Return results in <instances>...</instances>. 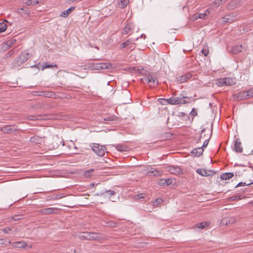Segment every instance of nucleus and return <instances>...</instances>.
Segmentation results:
<instances>
[{
    "label": "nucleus",
    "mask_w": 253,
    "mask_h": 253,
    "mask_svg": "<svg viewBox=\"0 0 253 253\" xmlns=\"http://www.w3.org/2000/svg\"><path fill=\"white\" fill-rule=\"evenodd\" d=\"M16 12L19 14H25L26 15L29 14V12L22 7L17 9Z\"/></svg>",
    "instance_id": "obj_37"
},
{
    "label": "nucleus",
    "mask_w": 253,
    "mask_h": 253,
    "mask_svg": "<svg viewBox=\"0 0 253 253\" xmlns=\"http://www.w3.org/2000/svg\"><path fill=\"white\" fill-rule=\"evenodd\" d=\"M245 185H247V184H246L245 182H239L235 187H238L240 186H244Z\"/></svg>",
    "instance_id": "obj_50"
},
{
    "label": "nucleus",
    "mask_w": 253,
    "mask_h": 253,
    "mask_svg": "<svg viewBox=\"0 0 253 253\" xmlns=\"http://www.w3.org/2000/svg\"><path fill=\"white\" fill-rule=\"evenodd\" d=\"M223 22L225 23H231L235 21V18L233 17V16L231 14L226 15L223 17Z\"/></svg>",
    "instance_id": "obj_23"
},
{
    "label": "nucleus",
    "mask_w": 253,
    "mask_h": 253,
    "mask_svg": "<svg viewBox=\"0 0 253 253\" xmlns=\"http://www.w3.org/2000/svg\"><path fill=\"white\" fill-rule=\"evenodd\" d=\"M215 84L218 86H228L234 85L235 82L233 78H224L216 80Z\"/></svg>",
    "instance_id": "obj_4"
},
{
    "label": "nucleus",
    "mask_w": 253,
    "mask_h": 253,
    "mask_svg": "<svg viewBox=\"0 0 253 253\" xmlns=\"http://www.w3.org/2000/svg\"><path fill=\"white\" fill-rule=\"evenodd\" d=\"M94 172V169H91L88 170H86L84 172V175L85 177H90L91 176H92L93 175Z\"/></svg>",
    "instance_id": "obj_29"
},
{
    "label": "nucleus",
    "mask_w": 253,
    "mask_h": 253,
    "mask_svg": "<svg viewBox=\"0 0 253 253\" xmlns=\"http://www.w3.org/2000/svg\"><path fill=\"white\" fill-rule=\"evenodd\" d=\"M242 50V45H237L232 47L231 52L234 54H237L241 52Z\"/></svg>",
    "instance_id": "obj_25"
},
{
    "label": "nucleus",
    "mask_w": 253,
    "mask_h": 253,
    "mask_svg": "<svg viewBox=\"0 0 253 253\" xmlns=\"http://www.w3.org/2000/svg\"><path fill=\"white\" fill-rule=\"evenodd\" d=\"M58 209L54 208H47L38 211V212L41 214L48 215L57 213Z\"/></svg>",
    "instance_id": "obj_8"
},
{
    "label": "nucleus",
    "mask_w": 253,
    "mask_h": 253,
    "mask_svg": "<svg viewBox=\"0 0 253 253\" xmlns=\"http://www.w3.org/2000/svg\"><path fill=\"white\" fill-rule=\"evenodd\" d=\"M201 52L205 56H207L209 53V50L207 49H203Z\"/></svg>",
    "instance_id": "obj_46"
},
{
    "label": "nucleus",
    "mask_w": 253,
    "mask_h": 253,
    "mask_svg": "<svg viewBox=\"0 0 253 253\" xmlns=\"http://www.w3.org/2000/svg\"><path fill=\"white\" fill-rule=\"evenodd\" d=\"M0 244L1 245H5L7 246L6 244V239H0Z\"/></svg>",
    "instance_id": "obj_51"
},
{
    "label": "nucleus",
    "mask_w": 253,
    "mask_h": 253,
    "mask_svg": "<svg viewBox=\"0 0 253 253\" xmlns=\"http://www.w3.org/2000/svg\"><path fill=\"white\" fill-rule=\"evenodd\" d=\"M235 222V219L233 217H225L221 220V223L223 225H227Z\"/></svg>",
    "instance_id": "obj_21"
},
{
    "label": "nucleus",
    "mask_w": 253,
    "mask_h": 253,
    "mask_svg": "<svg viewBox=\"0 0 253 253\" xmlns=\"http://www.w3.org/2000/svg\"><path fill=\"white\" fill-rule=\"evenodd\" d=\"M128 2V0H120V3L119 4L120 7L122 8L125 7L127 5Z\"/></svg>",
    "instance_id": "obj_38"
},
{
    "label": "nucleus",
    "mask_w": 253,
    "mask_h": 253,
    "mask_svg": "<svg viewBox=\"0 0 253 253\" xmlns=\"http://www.w3.org/2000/svg\"><path fill=\"white\" fill-rule=\"evenodd\" d=\"M192 75L191 73L188 72L185 74L179 76L176 78L177 81L179 83H183L187 82L191 78Z\"/></svg>",
    "instance_id": "obj_11"
},
{
    "label": "nucleus",
    "mask_w": 253,
    "mask_h": 253,
    "mask_svg": "<svg viewBox=\"0 0 253 253\" xmlns=\"http://www.w3.org/2000/svg\"><path fill=\"white\" fill-rule=\"evenodd\" d=\"M251 204H252L253 206V201L251 202Z\"/></svg>",
    "instance_id": "obj_60"
},
{
    "label": "nucleus",
    "mask_w": 253,
    "mask_h": 253,
    "mask_svg": "<svg viewBox=\"0 0 253 253\" xmlns=\"http://www.w3.org/2000/svg\"><path fill=\"white\" fill-rule=\"evenodd\" d=\"M7 245H9V244H12V243L10 241H9L7 243H6Z\"/></svg>",
    "instance_id": "obj_57"
},
{
    "label": "nucleus",
    "mask_w": 253,
    "mask_h": 253,
    "mask_svg": "<svg viewBox=\"0 0 253 253\" xmlns=\"http://www.w3.org/2000/svg\"><path fill=\"white\" fill-rule=\"evenodd\" d=\"M64 196L63 194H56L55 196H53L51 199L52 200H58L63 198Z\"/></svg>",
    "instance_id": "obj_42"
},
{
    "label": "nucleus",
    "mask_w": 253,
    "mask_h": 253,
    "mask_svg": "<svg viewBox=\"0 0 253 253\" xmlns=\"http://www.w3.org/2000/svg\"><path fill=\"white\" fill-rule=\"evenodd\" d=\"M31 120H42L44 119L41 116H31L29 117Z\"/></svg>",
    "instance_id": "obj_39"
},
{
    "label": "nucleus",
    "mask_w": 253,
    "mask_h": 253,
    "mask_svg": "<svg viewBox=\"0 0 253 253\" xmlns=\"http://www.w3.org/2000/svg\"><path fill=\"white\" fill-rule=\"evenodd\" d=\"M163 202V199L161 198H157L155 200L154 202V204L156 203L157 204V205L161 204Z\"/></svg>",
    "instance_id": "obj_47"
},
{
    "label": "nucleus",
    "mask_w": 253,
    "mask_h": 253,
    "mask_svg": "<svg viewBox=\"0 0 253 253\" xmlns=\"http://www.w3.org/2000/svg\"><path fill=\"white\" fill-rule=\"evenodd\" d=\"M206 130V128H204L202 129L201 130V136H200L199 139L198 140V141H197V143H198L199 142H200V141L201 140V138L202 137V135L203 134L204 132H205V131Z\"/></svg>",
    "instance_id": "obj_49"
},
{
    "label": "nucleus",
    "mask_w": 253,
    "mask_h": 253,
    "mask_svg": "<svg viewBox=\"0 0 253 253\" xmlns=\"http://www.w3.org/2000/svg\"><path fill=\"white\" fill-rule=\"evenodd\" d=\"M35 138L34 137H31V141H34V140H35Z\"/></svg>",
    "instance_id": "obj_56"
},
{
    "label": "nucleus",
    "mask_w": 253,
    "mask_h": 253,
    "mask_svg": "<svg viewBox=\"0 0 253 253\" xmlns=\"http://www.w3.org/2000/svg\"><path fill=\"white\" fill-rule=\"evenodd\" d=\"M74 148H75V149H77V147H76V146H74Z\"/></svg>",
    "instance_id": "obj_61"
},
{
    "label": "nucleus",
    "mask_w": 253,
    "mask_h": 253,
    "mask_svg": "<svg viewBox=\"0 0 253 253\" xmlns=\"http://www.w3.org/2000/svg\"><path fill=\"white\" fill-rule=\"evenodd\" d=\"M151 87H155L159 84L158 80L155 76L152 74H148L144 77Z\"/></svg>",
    "instance_id": "obj_5"
},
{
    "label": "nucleus",
    "mask_w": 253,
    "mask_h": 253,
    "mask_svg": "<svg viewBox=\"0 0 253 253\" xmlns=\"http://www.w3.org/2000/svg\"><path fill=\"white\" fill-rule=\"evenodd\" d=\"M233 98L238 101L248 99L249 97L246 91H242L233 94Z\"/></svg>",
    "instance_id": "obj_10"
},
{
    "label": "nucleus",
    "mask_w": 253,
    "mask_h": 253,
    "mask_svg": "<svg viewBox=\"0 0 253 253\" xmlns=\"http://www.w3.org/2000/svg\"><path fill=\"white\" fill-rule=\"evenodd\" d=\"M79 238L81 239L97 241L102 239L99 233L88 232L81 233L79 235Z\"/></svg>",
    "instance_id": "obj_2"
},
{
    "label": "nucleus",
    "mask_w": 253,
    "mask_h": 253,
    "mask_svg": "<svg viewBox=\"0 0 253 253\" xmlns=\"http://www.w3.org/2000/svg\"><path fill=\"white\" fill-rule=\"evenodd\" d=\"M163 101L165 102H168L169 104L171 105H176V100H175V97H171L169 98V99H162Z\"/></svg>",
    "instance_id": "obj_32"
},
{
    "label": "nucleus",
    "mask_w": 253,
    "mask_h": 253,
    "mask_svg": "<svg viewBox=\"0 0 253 253\" xmlns=\"http://www.w3.org/2000/svg\"><path fill=\"white\" fill-rule=\"evenodd\" d=\"M74 154H78L77 152H73Z\"/></svg>",
    "instance_id": "obj_62"
},
{
    "label": "nucleus",
    "mask_w": 253,
    "mask_h": 253,
    "mask_svg": "<svg viewBox=\"0 0 253 253\" xmlns=\"http://www.w3.org/2000/svg\"><path fill=\"white\" fill-rule=\"evenodd\" d=\"M143 37H144V38H145L146 36H145V35H142L140 36V38H143Z\"/></svg>",
    "instance_id": "obj_58"
},
{
    "label": "nucleus",
    "mask_w": 253,
    "mask_h": 253,
    "mask_svg": "<svg viewBox=\"0 0 253 253\" xmlns=\"http://www.w3.org/2000/svg\"><path fill=\"white\" fill-rule=\"evenodd\" d=\"M104 193H108V194L110 196L113 195L115 194V191L111 190H106L105 191Z\"/></svg>",
    "instance_id": "obj_45"
},
{
    "label": "nucleus",
    "mask_w": 253,
    "mask_h": 253,
    "mask_svg": "<svg viewBox=\"0 0 253 253\" xmlns=\"http://www.w3.org/2000/svg\"><path fill=\"white\" fill-rule=\"evenodd\" d=\"M209 223L208 222H202L201 223H199L195 225V227L198 228H200L201 229H203L205 227H207V226H209Z\"/></svg>",
    "instance_id": "obj_30"
},
{
    "label": "nucleus",
    "mask_w": 253,
    "mask_h": 253,
    "mask_svg": "<svg viewBox=\"0 0 253 253\" xmlns=\"http://www.w3.org/2000/svg\"><path fill=\"white\" fill-rule=\"evenodd\" d=\"M251 184H253V181L251 182V183H250L247 184V186H249V185H251Z\"/></svg>",
    "instance_id": "obj_59"
},
{
    "label": "nucleus",
    "mask_w": 253,
    "mask_h": 253,
    "mask_svg": "<svg viewBox=\"0 0 253 253\" xmlns=\"http://www.w3.org/2000/svg\"><path fill=\"white\" fill-rule=\"evenodd\" d=\"M196 172L203 176H209L213 175L215 172L212 170H206L205 169H198L196 170Z\"/></svg>",
    "instance_id": "obj_9"
},
{
    "label": "nucleus",
    "mask_w": 253,
    "mask_h": 253,
    "mask_svg": "<svg viewBox=\"0 0 253 253\" xmlns=\"http://www.w3.org/2000/svg\"><path fill=\"white\" fill-rule=\"evenodd\" d=\"M134 25L133 23H128L125 27L123 32V34H131L132 31L134 29Z\"/></svg>",
    "instance_id": "obj_14"
},
{
    "label": "nucleus",
    "mask_w": 253,
    "mask_h": 253,
    "mask_svg": "<svg viewBox=\"0 0 253 253\" xmlns=\"http://www.w3.org/2000/svg\"><path fill=\"white\" fill-rule=\"evenodd\" d=\"M234 174L232 172H226L220 175V178L222 180H228L232 178Z\"/></svg>",
    "instance_id": "obj_24"
},
{
    "label": "nucleus",
    "mask_w": 253,
    "mask_h": 253,
    "mask_svg": "<svg viewBox=\"0 0 253 253\" xmlns=\"http://www.w3.org/2000/svg\"><path fill=\"white\" fill-rule=\"evenodd\" d=\"M168 171L172 174L175 175L182 173L181 168L178 166H169L168 167Z\"/></svg>",
    "instance_id": "obj_13"
},
{
    "label": "nucleus",
    "mask_w": 253,
    "mask_h": 253,
    "mask_svg": "<svg viewBox=\"0 0 253 253\" xmlns=\"http://www.w3.org/2000/svg\"><path fill=\"white\" fill-rule=\"evenodd\" d=\"M191 116L195 117L197 115V111L193 108L190 113Z\"/></svg>",
    "instance_id": "obj_48"
},
{
    "label": "nucleus",
    "mask_w": 253,
    "mask_h": 253,
    "mask_svg": "<svg viewBox=\"0 0 253 253\" xmlns=\"http://www.w3.org/2000/svg\"><path fill=\"white\" fill-rule=\"evenodd\" d=\"M57 66L56 64H54L53 63L52 64H48L47 63H45V64L43 66H42V70H43L44 69L46 68H49L52 67H57Z\"/></svg>",
    "instance_id": "obj_33"
},
{
    "label": "nucleus",
    "mask_w": 253,
    "mask_h": 253,
    "mask_svg": "<svg viewBox=\"0 0 253 253\" xmlns=\"http://www.w3.org/2000/svg\"><path fill=\"white\" fill-rule=\"evenodd\" d=\"M210 12L208 10H206L203 13H196L194 15V19L195 20H196L198 18L205 19L207 17L208 15L210 14Z\"/></svg>",
    "instance_id": "obj_16"
},
{
    "label": "nucleus",
    "mask_w": 253,
    "mask_h": 253,
    "mask_svg": "<svg viewBox=\"0 0 253 253\" xmlns=\"http://www.w3.org/2000/svg\"><path fill=\"white\" fill-rule=\"evenodd\" d=\"M212 130V129L211 128V134H210V136H208V137H206V139L205 140L203 145L201 146V147H202V148L203 149H204V148H206L208 146V145L209 144V139H210V138L211 137V135Z\"/></svg>",
    "instance_id": "obj_36"
},
{
    "label": "nucleus",
    "mask_w": 253,
    "mask_h": 253,
    "mask_svg": "<svg viewBox=\"0 0 253 253\" xmlns=\"http://www.w3.org/2000/svg\"><path fill=\"white\" fill-rule=\"evenodd\" d=\"M16 42V40L14 39H12L8 40L6 42V44L9 46V47L12 46V45H14Z\"/></svg>",
    "instance_id": "obj_34"
},
{
    "label": "nucleus",
    "mask_w": 253,
    "mask_h": 253,
    "mask_svg": "<svg viewBox=\"0 0 253 253\" xmlns=\"http://www.w3.org/2000/svg\"><path fill=\"white\" fill-rule=\"evenodd\" d=\"M64 145V142H63L62 145Z\"/></svg>",
    "instance_id": "obj_63"
},
{
    "label": "nucleus",
    "mask_w": 253,
    "mask_h": 253,
    "mask_svg": "<svg viewBox=\"0 0 253 253\" xmlns=\"http://www.w3.org/2000/svg\"><path fill=\"white\" fill-rule=\"evenodd\" d=\"M234 150L237 153H240L243 152V149L241 146V142L239 138L236 139Z\"/></svg>",
    "instance_id": "obj_15"
},
{
    "label": "nucleus",
    "mask_w": 253,
    "mask_h": 253,
    "mask_svg": "<svg viewBox=\"0 0 253 253\" xmlns=\"http://www.w3.org/2000/svg\"><path fill=\"white\" fill-rule=\"evenodd\" d=\"M12 245L14 247L17 248H24L27 246V244L24 241L13 242Z\"/></svg>",
    "instance_id": "obj_20"
},
{
    "label": "nucleus",
    "mask_w": 253,
    "mask_h": 253,
    "mask_svg": "<svg viewBox=\"0 0 253 253\" xmlns=\"http://www.w3.org/2000/svg\"><path fill=\"white\" fill-rule=\"evenodd\" d=\"M251 11H253V8L252 9H251Z\"/></svg>",
    "instance_id": "obj_64"
},
{
    "label": "nucleus",
    "mask_w": 253,
    "mask_h": 253,
    "mask_svg": "<svg viewBox=\"0 0 253 253\" xmlns=\"http://www.w3.org/2000/svg\"><path fill=\"white\" fill-rule=\"evenodd\" d=\"M117 150L120 152H126L129 150V148L122 144H117L114 146Z\"/></svg>",
    "instance_id": "obj_19"
},
{
    "label": "nucleus",
    "mask_w": 253,
    "mask_h": 253,
    "mask_svg": "<svg viewBox=\"0 0 253 253\" xmlns=\"http://www.w3.org/2000/svg\"><path fill=\"white\" fill-rule=\"evenodd\" d=\"M203 151L204 149L202 147H200L193 149L191 153L194 157H199L203 154Z\"/></svg>",
    "instance_id": "obj_17"
},
{
    "label": "nucleus",
    "mask_w": 253,
    "mask_h": 253,
    "mask_svg": "<svg viewBox=\"0 0 253 253\" xmlns=\"http://www.w3.org/2000/svg\"><path fill=\"white\" fill-rule=\"evenodd\" d=\"M144 198L143 194L140 193L139 194H137V195L135 196L134 199H141Z\"/></svg>",
    "instance_id": "obj_44"
},
{
    "label": "nucleus",
    "mask_w": 253,
    "mask_h": 253,
    "mask_svg": "<svg viewBox=\"0 0 253 253\" xmlns=\"http://www.w3.org/2000/svg\"><path fill=\"white\" fill-rule=\"evenodd\" d=\"M222 2V0H215L212 3V5L216 7H217L220 5V4Z\"/></svg>",
    "instance_id": "obj_40"
},
{
    "label": "nucleus",
    "mask_w": 253,
    "mask_h": 253,
    "mask_svg": "<svg viewBox=\"0 0 253 253\" xmlns=\"http://www.w3.org/2000/svg\"><path fill=\"white\" fill-rule=\"evenodd\" d=\"M75 9V7H71L68 9L63 11L61 12L60 14V16L62 17H67Z\"/></svg>",
    "instance_id": "obj_26"
},
{
    "label": "nucleus",
    "mask_w": 253,
    "mask_h": 253,
    "mask_svg": "<svg viewBox=\"0 0 253 253\" xmlns=\"http://www.w3.org/2000/svg\"><path fill=\"white\" fill-rule=\"evenodd\" d=\"M27 6H34L39 3V0H26L25 2Z\"/></svg>",
    "instance_id": "obj_28"
},
{
    "label": "nucleus",
    "mask_w": 253,
    "mask_h": 253,
    "mask_svg": "<svg viewBox=\"0 0 253 253\" xmlns=\"http://www.w3.org/2000/svg\"><path fill=\"white\" fill-rule=\"evenodd\" d=\"M139 39V37L137 38L135 40H132L131 39H128L125 42L122 43L120 45L121 48H123L129 46L131 44H132L134 41L137 40Z\"/></svg>",
    "instance_id": "obj_22"
},
{
    "label": "nucleus",
    "mask_w": 253,
    "mask_h": 253,
    "mask_svg": "<svg viewBox=\"0 0 253 253\" xmlns=\"http://www.w3.org/2000/svg\"><path fill=\"white\" fill-rule=\"evenodd\" d=\"M7 25L4 22L0 23V33L4 32L7 29Z\"/></svg>",
    "instance_id": "obj_35"
},
{
    "label": "nucleus",
    "mask_w": 253,
    "mask_h": 253,
    "mask_svg": "<svg viewBox=\"0 0 253 253\" xmlns=\"http://www.w3.org/2000/svg\"><path fill=\"white\" fill-rule=\"evenodd\" d=\"M13 53H14V51H13V50H11L9 51L8 52V54H9L10 56V55H12Z\"/></svg>",
    "instance_id": "obj_55"
},
{
    "label": "nucleus",
    "mask_w": 253,
    "mask_h": 253,
    "mask_svg": "<svg viewBox=\"0 0 253 253\" xmlns=\"http://www.w3.org/2000/svg\"><path fill=\"white\" fill-rule=\"evenodd\" d=\"M29 58V54L26 51H24L19 55V56L13 61L12 66L15 69H19L21 65L28 60Z\"/></svg>",
    "instance_id": "obj_1"
},
{
    "label": "nucleus",
    "mask_w": 253,
    "mask_h": 253,
    "mask_svg": "<svg viewBox=\"0 0 253 253\" xmlns=\"http://www.w3.org/2000/svg\"><path fill=\"white\" fill-rule=\"evenodd\" d=\"M249 98L253 96V87L246 91Z\"/></svg>",
    "instance_id": "obj_43"
},
{
    "label": "nucleus",
    "mask_w": 253,
    "mask_h": 253,
    "mask_svg": "<svg viewBox=\"0 0 253 253\" xmlns=\"http://www.w3.org/2000/svg\"><path fill=\"white\" fill-rule=\"evenodd\" d=\"M62 142L58 138L53 139L52 140V142L50 144V148L52 149H55L60 146V144Z\"/></svg>",
    "instance_id": "obj_18"
},
{
    "label": "nucleus",
    "mask_w": 253,
    "mask_h": 253,
    "mask_svg": "<svg viewBox=\"0 0 253 253\" xmlns=\"http://www.w3.org/2000/svg\"><path fill=\"white\" fill-rule=\"evenodd\" d=\"M0 130L4 133H12L15 132L17 128L15 126L6 125L1 127Z\"/></svg>",
    "instance_id": "obj_12"
},
{
    "label": "nucleus",
    "mask_w": 253,
    "mask_h": 253,
    "mask_svg": "<svg viewBox=\"0 0 253 253\" xmlns=\"http://www.w3.org/2000/svg\"><path fill=\"white\" fill-rule=\"evenodd\" d=\"M40 96H45L47 97H52L54 95L52 92L42 91L39 94Z\"/></svg>",
    "instance_id": "obj_31"
},
{
    "label": "nucleus",
    "mask_w": 253,
    "mask_h": 253,
    "mask_svg": "<svg viewBox=\"0 0 253 253\" xmlns=\"http://www.w3.org/2000/svg\"><path fill=\"white\" fill-rule=\"evenodd\" d=\"M172 183V179L170 178L168 179H162L160 181V185H166L167 186L169 185Z\"/></svg>",
    "instance_id": "obj_27"
},
{
    "label": "nucleus",
    "mask_w": 253,
    "mask_h": 253,
    "mask_svg": "<svg viewBox=\"0 0 253 253\" xmlns=\"http://www.w3.org/2000/svg\"><path fill=\"white\" fill-rule=\"evenodd\" d=\"M82 0H68L69 2H74L75 1H81Z\"/></svg>",
    "instance_id": "obj_54"
},
{
    "label": "nucleus",
    "mask_w": 253,
    "mask_h": 253,
    "mask_svg": "<svg viewBox=\"0 0 253 253\" xmlns=\"http://www.w3.org/2000/svg\"><path fill=\"white\" fill-rule=\"evenodd\" d=\"M111 64L109 63H94L90 64V67L93 70H101L110 69L111 68Z\"/></svg>",
    "instance_id": "obj_6"
},
{
    "label": "nucleus",
    "mask_w": 253,
    "mask_h": 253,
    "mask_svg": "<svg viewBox=\"0 0 253 253\" xmlns=\"http://www.w3.org/2000/svg\"><path fill=\"white\" fill-rule=\"evenodd\" d=\"M183 92L180 97H175L176 105L187 104L191 102L192 98L190 97L185 96Z\"/></svg>",
    "instance_id": "obj_7"
},
{
    "label": "nucleus",
    "mask_w": 253,
    "mask_h": 253,
    "mask_svg": "<svg viewBox=\"0 0 253 253\" xmlns=\"http://www.w3.org/2000/svg\"><path fill=\"white\" fill-rule=\"evenodd\" d=\"M11 229L9 227H5L3 229V231L5 233L7 234L9 231H11Z\"/></svg>",
    "instance_id": "obj_52"
},
{
    "label": "nucleus",
    "mask_w": 253,
    "mask_h": 253,
    "mask_svg": "<svg viewBox=\"0 0 253 253\" xmlns=\"http://www.w3.org/2000/svg\"><path fill=\"white\" fill-rule=\"evenodd\" d=\"M89 147L91 148L92 151L99 157H103L106 152V146L101 145L98 143H91L89 144Z\"/></svg>",
    "instance_id": "obj_3"
},
{
    "label": "nucleus",
    "mask_w": 253,
    "mask_h": 253,
    "mask_svg": "<svg viewBox=\"0 0 253 253\" xmlns=\"http://www.w3.org/2000/svg\"><path fill=\"white\" fill-rule=\"evenodd\" d=\"M241 199L240 196L239 195H234L233 196L229 198V201H236L238 200Z\"/></svg>",
    "instance_id": "obj_41"
},
{
    "label": "nucleus",
    "mask_w": 253,
    "mask_h": 253,
    "mask_svg": "<svg viewBox=\"0 0 253 253\" xmlns=\"http://www.w3.org/2000/svg\"><path fill=\"white\" fill-rule=\"evenodd\" d=\"M150 172H151L152 173H153V175L154 176H156V175H159V172L157 171V170L154 171H149Z\"/></svg>",
    "instance_id": "obj_53"
}]
</instances>
